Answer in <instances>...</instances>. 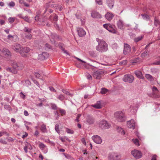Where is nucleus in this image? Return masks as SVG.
Masks as SVG:
<instances>
[{
    "label": "nucleus",
    "mask_w": 160,
    "mask_h": 160,
    "mask_svg": "<svg viewBox=\"0 0 160 160\" xmlns=\"http://www.w3.org/2000/svg\"><path fill=\"white\" fill-rule=\"evenodd\" d=\"M96 41L98 42V45L96 47V49L101 52H104L108 50V45L104 40H100L98 38L96 39Z\"/></svg>",
    "instance_id": "1"
},
{
    "label": "nucleus",
    "mask_w": 160,
    "mask_h": 160,
    "mask_svg": "<svg viewBox=\"0 0 160 160\" xmlns=\"http://www.w3.org/2000/svg\"><path fill=\"white\" fill-rule=\"evenodd\" d=\"M114 115L117 120L120 122H123L126 120V117L122 111H118L114 113Z\"/></svg>",
    "instance_id": "2"
},
{
    "label": "nucleus",
    "mask_w": 160,
    "mask_h": 160,
    "mask_svg": "<svg viewBox=\"0 0 160 160\" xmlns=\"http://www.w3.org/2000/svg\"><path fill=\"white\" fill-rule=\"evenodd\" d=\"M98 126L99 127L102 129H108L111 127L110 124L106 120L104 119L100 121Z\"/></svg>",
    "instance_id": "3"
},
{
    "label": "nucleus",
    "mask_w": 160,
    "mask_h": 160,
    "mask_svg": "<svg viewBox=\"0 0 160 160\" xmlns=\"http://www.w3.org/2000/svg\"><path fill=\"white\" fill-rule=\"evenodd\" d=\"M134 79V77L132 75L129 74L125 75L122 78V80L124 82L130 83H132Z\"/></svg>",
    "instance_id": "4"
},
{
    "label": "nucleus",
    "mask_w": 160,
    "mask_h": 160,
    "mask_svg": "<svg viewBox=\"0 0 160 160\" xmlns=\"http://www.w3.org/2000/svg\"><path fill=\"white\" fill-rule=\"evenodd\" d=\"M131 153L132 155L137 159L141 158L142 156V154L141 152L135 149L132 151Z\"/></svg>",
    "instance_id": "5"
},
{
    "label": "nucleus",
    "mask_w": 160,
    "mask_h": 160,
    "mask_svg": "<svg viewBox=\"0 0 160 160\" xmlns=\"http://www.w3.org/2000/svg\"><path fill=\"white\" fill-rule=\"evenodd\" d=\"M22 47L18 44H16L13 47V50L16 52H19L20 54L23 57L26 56L24 53H23L21 49Z\"/></svg>",
    "instance_id": "6"
},
{
    "label": "nucleus",
    "mask_w": 160,
    "mask_h": 160,
    "mask_svg": "<svg viewBox=\"0 0 160 160\" xmlns=\"http://www.w3.org/2000/svg\"><path fill=\"white\" fill-rule=\"evenodd\" d=\"M104 73V71L102 69H98L93 73V77L96 79H99L101 75Z\"/></svg>",
    "instance_id": "7"
},
{
    "label": "nucleus",
    "mask_w": 160,
    "mask_h": 160,
    "mask_svg": "<svg viewBox=\"0 0 160 160\" xmlns=\"http://www.w3.org/2000/svg\"><path fill=\"white\" fill-rule=\"evenodd\" d=\"M109 159L110 160H121V156L117 153L113 152L110 154Z\"/></svg>",
    "instance_id": "8"
},
{
    "label": "nucleus",
    "mask_w": 160,
    "mask_h": 160,
    "mask_svg": "<svg viewBox=\"0 0 160 160\" xmlns=\"http://www.w3.org/2000/svg\"><path fill=\"white\" fill-rule=\"evenodd\" d=\"M49 55L47 52H43L42 54L38 55V59L41 60H44L48 57Z\"/></svg>",
    "instance_id": "9"
},
{
    "label": "nucleus",
    "mask_w": 160,
    "mask_h": 160,
    "mask_svg": "<svg viewBox=\"0 0 160 160\" xmlns=\"http://www.w3.org/2000/svg\"><path fill=\"white\" fill-rule=\"evenodd\" d=\"M128 127L131 129H134L135 126V122L133 119H131L127 122Z\"/></svg>",
    "instance_id": "10"
},
{
    "label": "nucleus",
    "mask_w": 160,
    "mask_h": 160,
    "mask_svg": "<svg viewBox=\"0 0 160 160\" xmlns=\"http://www.w3.org/2000/svg\"><path fill=\"white\" fill-rule=\"evenodd\" d=\"M92 139L93 141L96 143H101L102 142V140L100 137L98 135H96L92 137Z\"/></svg>",
    "instance_id": "11"
},
{
    "label": "nucleus",
    "mask_w": 160,
    "mask_h": 160,
    "mask_svg": "<svg viewBox=\"0 0 160 160\" xmlns=\"http://www.w3.org/2000/svg\"><path fill=\"white\" fill-rule=\"evenodd\" d=\"M77 31L78 36L80 37L84 36L86 34V32L84 29L80 28H77Z\"/></svg>",
    "instance_id": "12"
},
{
    "label": "nucleus",
    "mask_w": 160,
    "mask_h": 160,
    "mask_svg": "<svg viewBox=\"0 0 160 160\" xmlns=\"http://www.w3.org/2000/svg\"><path fill=\"white\" fill-rule=\"evenodd\" d=\"M131 51V47L128 44L125 43L123 50V53L124 55L127 54Z\"/></svg>",
    "instance_id": "13"
},
{
    "label": "nucleus",
    "mask_w": 160,
    "mask_h": 160,
    "mask_svg": "<svg viewBox=\"0 0 160 160\" xmlns=\"http://www.w3.org/2000/svg\"><path fill=\"white\" fill-rule=\"evenodd\" d=\"M91 16L94 18H102V15L98 12L94 11L91 13Z\"/></svg>",
    "instance_id": "14"
},
{
    "label": "nucleus",
    "mask_w": 160,
    "mask_h": 160,
    "mask_svg": "<svg viewBox=\"0 0 160 160\" xmlns=\"http://www.w3.org/2000/svg\"><path fill=\"white\" fill-rule=\"evenodd\" d=\"M134 73L138 78L142 79H144V78L141 71L139 70L136 71L134 72Z\"/></svg>",
    "instance_id": "15"
},
{
    "label": "nucleus",
    "mask_w": 160,
    "mask_h": 160,
    "mask_svg": "<svg viewBox=\"0 0 160 160\" xmlns=\"http://www.w3.org/2000/svg\"><path fill=\"white\" fill-rule=\"evenodd\" d=\"M3 52L6 58H9L11 56V54L9 51L6 48H3L2 49Z\"/></svg>",
    "instance_id": "16"
},
{
    "label": "nucleus",
    "mask_w": 160,
    "mask_h": 160,
    "mask_svg": "<svg viewBox=\"0 0 160 160\" xmlns=\"http://www.w3.org/2000/svg\"><path fill=\"white\" fill-rule=\"evenodd\" d=\"M108 30L112 33H116L117 32L115 29V26L110 24L109 26Z\"/></svg>",
    "instance_id": "17"
},
{
    "label": "nucleus",
    "mask_w": 160,
    "mask_h": 160,
    "mask_svg": "<svg viewBox=\"0 0 160 160\" xmlns=\"http://www.w3.org/2000/svg\"><path fill=\"white\" fill-rule=\"evenodd\" d=\"M114 16L112 13L109 12H107L105 15L106 18L109 21H111L112 19Z\"/></svg>",
    "instance_id": "18"
},
{
    "label": "nucleus",
    "mask_w": 160,
    "mask_h": 160,
    "mask_svg": "<svg viewBox=\"0 0 160 160\" xmlns=\"http://www.w3.org/2000/svg\"><path fill=\"white\" fill-rule=\"evenodd\" d=\"M86 121L89 124H92L94 122L93 118L90 115H88L87 116Z\"/></svg>",
    "instance_id": "19"
},
{
    "label": "nucleus",
    "mask_w": 160,
    "mask_h": 160,
    "mask_svg": "<svg viewBox=\"0 0 160 160\" xmlns=\"http://www.w3.org/2000/svg\"><path fill=\"white\" fill-rule=\"evenodd\" d=\"M117 25L119 28L121 29H122L124 25L123 21L121 19H119L117 22Z\"/></svg>",
    "instance_id": "20"
},
{
    "label": "nucleus",
    "mask_w": 160,
    "mask_h": 160,
    "mask_svg": "<svg viewBox=\"0 0 160 160\" xmlns=\"http://www.w3.org/2000/svg\"><path fill=\"white\" fill-rule=\"evenodd\" d=\"M91 106L92 107L97 109H100L102 108L101 102L100 101H97L95 104L94 105H92Z\"/></svg>",
    "instance_id": "21"
},
{
    "label": "nucleus",
    "mask_w": 160,
    "mask_h": 160,
    "mask_svg": "<svg viewBox=\"0 0 160 160\" xmlns=\"http://www.w3.org/2000/svg\"><path fill=\"white\" fill-rule=\"evenodd\" d=\"M107 3L108 7L111 9L112 8L114 5V0H107Z\"/></svg>",
    "instance_id": "22"
},
{
    "label": "nucleus",
    "mask_w": 160,
    "mask_h": 160,
    "mask_svg": "<svg viewBox=\"0 0 160 160\" xmlns=\"http://www.w3.org/2000/svg\"><path fill=\"white\" fill-rule=\"evenodd\" d=\"M30 49L29 48L27 47H25L24 48L22 47L21 49L23 53H24L25 55L26 54H25V53H27L28 52L30 51Z\"/></svg>",
    "instance_id": "23"
},
{
    "label": "nucleus",
    "mask_w": 160,
    "mask_h": 160,
    "mask_svg": "<svg viewBox=\"0 0 160 160\" xmlns=\"http://www.w3.org/2000/svg\"><path fill=\"white\" fill-rule=\"evenodd\" d=\"M146 78L149 81H152L154 80L153 77L150 74H145Z\"/></svg>",
    "instance_id": "24"
},
{
    "label": "nucleus",
    "mask_w": 160,
    "mask_h": 160,
    "mask_svg": "<svg viewBox=\"0 0 160 160\" xmlns=\"http://www.w3.org/2000/svg\"><path fill=\"white\" fill-rule=\"evenodd\" d=\"M11 64H12V66L13 68L15 69H17L18 68V63H17L16 61H12L11 62Z\"/></svg>",
    "instance_id": "25"
},
{
    "label": "nucleus",
    "mask_w": 160,
    "mask_h": 160,
    "mask_svg": "<svg viewBox=\"0 0 160 160\" xmlns=\"http://www.w3.org/2000/svg\"><path fill=\"white\" fill-rule=\"evenodd\" d=\"M152 89L153 94L156 95L158 92V90L157 88L155 86H153L152 87Z\"/></svg>",
    "instance_id": "26"
},
{
    "label": "nucleus",
    "mask_w": 160,
    "mask_h": 160,
    "mask_svg": "<svg viewBox=\"0 0 160 160\" xmlns=\"http://www.w3.org/2000/svg\"><path fill=\"white\" fill-rule=\"evenodd\" d=\"M117 130L122 135H124L125 134V131L121 127H118L117 128Z\"/></svg>",
    "instance_id": "27"
},
{
    "label": "nucleus",
    "mask_w": 160,
    "mask_h": 160,
    "mask_svg": "<svg viewBox=\"0 0 160 160\" xmlns=\"http://www.w3.org/2000/svg\"><path fill=\"white\" fill-rule=\"evenodd\" d=\"M143 38V36L142 35H141L138 36V37L135 38L134 39V40L135 42H137L141 40Z\"/></svg>",
    "instance_id": "28"
},
{
    "label": "nucleus",
    "mask_w": 160,
    "mask_h": 160,
    "mask_svg": "<svg viewBox=\"0 0 160 160\" xmlns=\"http://www.w3.org/2000/svg\"><path fill=\"white\" fill-rule=\"evenodd\" d=\"M160 23V21L156 17L154 19V24L156 26H158Z\"/></svg>",
    "instance_id": "29"
},
{
    "label": "nucleus",
    "mask_w": 160,
    "mask_h": 160,
    "mask_svg": "<svg viewBox=\"0 0 160 160\" xmlns=\"http://www.w3.org/2000/svg\"><path fill=\"white\" fill-rule=\"evenodd\" d=\"M17 66L18 67L17 68V70H22L23 68L24 67V65L22 63L20 62L18 63Z\"/></svg>",
    "instance_id": "30"
},
{
    "label": "nucleus",
    "mask_w": 160,
    "mask_h": 160,
    "mask_svg": "<svg viewBox=\"0 0 160 160\" xmlns=\"http://www.w3.org/2000/svg\"><path fill=\"white\" fill-rule=\"evenodd\" d=\"M141 16L142 17V18L145 20H148L150 19V17L148 16V15L144 14H142L141 15Z\"/></svg>",
    "instance_id": "31"
},
{
    "label": "nucleus",
    "mask_w": 160,
    "mask_h": 160,
    "mask_svg": "<svg viewBox=\"0 0 160 160\" xmlns=\"http://www.w3.org/2000/svg\"><path fill=\"white\" fill-rule=\"evenodd\" d=\"M17 37V36L16 35H8L7 37V38L8 39L10 40L13 41H15L13 40V39L15 37Z\"/></svg>",
    "instance_id": "32"
},
{
    "label": "nucleus",
    "mask_w": 160,
    "mask_h": 160,
    "mask_svg": "<svg viewBox=\"0 0 160 160\" xmlns=\"http://www.w3.org/2000/svg\"><path fill=\"white\" fill-rule=\"evenodd\" d=\"M25 145L26 147L30 150H31L32 149V147L31 144L27 142H25Z\"/></svg>",
    "instance_id": "33"
},
{
    "label": "nucleus",
    "mask_w": 160,
    "mask_h": 160,
    "mask_svg": "<svg viewBox=\"0 0 160 160\" xmlns=\"http://www.w3.org/2000/svg\"><path fill=\"white\" fill-rule=\"evenodd\" d=\"M41 130L43 132H46V125L44 124H42L41 126Z\"/></svg>",
    "instance_id": "34"
},
{
    "label": "nucleus",
    "mask_w": 160,
    "mask_h": 160,
    "mask_svg": "<svg viewBox=\"0 0 160 160\" xmlns=\"http://www.w3.org/2000/svg\"><path fill=\"white\" fill-rule=\"evenodd\" d=\"M51 108L53 110H57L58 108L57 105L54 103H51Z\"/></svg>",
    "instance_id": "35"
},
{
    "label": "nucleus",
    "mask_w": 160,
    "mask_h": 160,
    "mask_svg": "<svg viewBox=\"0 0 160 160\" xmlns=\"http://www.w3.org/2000/svg\"><path fill=\"white\" fill-rule=\"evenodd\" d=\"M34 75L36 78L40 79H42V76L39 73L37 72H35Z\"/></svg>",
    "instance_id": "36"
},
{
    "label": "nucleus",
    "mask_w": 160,
    "mask_h": 160,
    "mask_svg": "<svg viewBox=\"0 0 160 160\" xmlns=\"http://www.w3.org/2000/svg\"><path fill=\"white\" fill-rule=\"evenodd\" d=\"M148 54L149 52L148 51H146L142 53L141 56L142 58H143L148 55Z\"/></svg>",
    "instance_id": "37"
},
{
    "label": "nucleus",
    "mask_w": 160,
    "mask_h": 160,
    "mask_svg": "<svg viewBox=\"0 0 160 160\" xmlns=\"http://www.w3.org/2000/svg\"><path fill=\"white\" fill-rule=\"evenodd\" d=\"M23 30L24 32L30 33L31 32L32 29L26 27L24 28Z\"/></svg>",
    "instance_id": "38"
},
{
    "label": "nucleus",
    "mask_w": 160,
    "mask_h": 160,
    "mask_svg": "<svg viewBox=\"0 0 160 160\" xmlns=\"http://www.w3.org/2000/svg\"><path fill=\"white\" fill-rule=\"evenodd\" d=\"M108 90L107 89H106L104 88H102L101 89V90L100 92L102 94H105L108 92Z\"/></svg>",
    "instance_id": "39"
},
{
    "label": "nucleus",
    "mask_w": 160,
    "mask_h": 160,
    "mask_svg": "<svg viewBox=\"0 0 160 160\" xmlns=\"http://www.w3.org/2000/svg\"><path fill=\"white\" fill-rule=\"evenodd\" d=\"M132 141H133L134 143L137 146H139V143L138 140V139H132Z\"/></svg>",
    "instance_id": "40"
},
{
    "label": "nucleus",
    "mask_w": 160,
    "mask_h": 160,
    "mask_svg": "<svg viewBox=\"0 0 160 160\" xmlns=\"http://www.w3.org/2000/svg\"><path fill=\"white\" fill-rule=\"evenodd\" d=\"M66 132L68 133L72 134L74 133V131L72 130L67 128H66Z\"/></svg>",
    "instance_id": "41"
},
{
    "label": "nucleus",
    "mask_w": 160,
    "mask_h": 160,
    "mask_svg": "<svg viewBox=\"0 0 160 160\" xmlns=\"http://www.w3.org/2000/svg\"><path fill=\"white\" fill-rule=\"evenodd\" d=\"M25 37L28 39H31L32 38V36L30 33L25 34Z\"/></svg>",
    "instance_id": "42"
},
{
    "label": "nucleus",
    "mask_w": 160,
    "mask_h": 160,
    "mask_svg": "<svg viewBox=\"0 0 160 160\" xmlns=\"http://www.w3.org/2000/svg\"><path fill=\"white\" fill-rule=\"evenodd\" d=\"M62 91L63 93L66 94L67 95H69L72 97V94L70 93L68 91H67L64 89H62Z\"/></svg>",
    "instance_id": "43"
},
{
    "label": "nucleus",
    "mask_w": 160,
    "mask_h": 160,
    "mask_svg": "<svg viewBox=\"0 0 160 160\" xmlns=\"http://www.w3.org/2000/svg\"><path fill=\"white\" fill-rule=\"evenodd\" d=\"M57 98L60 100L62 101L64 98V96L62 94H60Z\"/></svg>",
    "instance_id": "44"
},
{
    "label": "nucleus",
    "mask_w": 160,
    "mask_h": 160,
    "mask_svg": "<svg viewBox=\"0 0 160 160\" xmlns=\"http://www.w3.org/2000/svg\"><path fill=\"white\" fill-rule=\"evenodd\" d=\"M4 108L6 110H10L11 109V107L10 105L7 104H5L4 106Z\"/></svg>",
    "instance_id": "45"
},
{
    "label": "nucleus",
    "mask_w": 160,
    "mask_h": 160,
    "mask_svg": "<svg viewBox=\"0 0 160 160\" xmlns=\"http://www.w3.org/2000/svg\"><path fill=\"white\" fill-rule=\"evenodd\" d=\"M24 20L26 22L30 23V20L29 18L27 16H25L24 17Z\"/></svg>",
    "instance_id": "46"
},
{
    "label": "nucleus",
    "mask_w": 160,
    "mask_h": 160,
    "mask_svg": "<svg viewBox=\"0 0 160 160\" xmlns=\"http://www.w3.org/2000/svg\"><path fill=\"white\" fill-rule=\"evenodd\" d=\"M85 76L89 80H91L92 79L91 76L88 73H85Z\"/></svg>",
    "instance_id": "47"
},
{
    "label": "nucleus",
    "mask_w": 160,
    "mask_h": 160,
    "mask_svg": "<svg viewBox=\"0 0 160 160\" xmlns=\"http://www.w3.org/2000/svg\"><path fill=\"white\" fill-rule=\"evenodd\" d=\"M59 125L58 124H56L55 126V130L58 133H60V131L59 129Z\"/></svg>",
    "instance_id": "48"
},
{
    "label": "nucleus",
    "mask_w": 160,
    "mask_h": 160,
    "mask_svg": "<svg viewBox=\"0 0 160 160\" xmlns=\"http://www.w3.org/2000/svg\"><path fill=\"white\" fill-rule=\"evenodd\" d=\"M54 114L56 119L58 120L59 118V115L57 111H55L54 112Z\"/></svg>",
    "instance_id": "49"
},
{
    "label": "nucleus",
    "mask_w": 160,
    "mask_h": 160,
    "mask_svg": "<svg viewBox=\"0 0 160 160\" xmlns=\"http://www.w3.org/2000/svg\"><path fill=\"white\" fill-rule=\"evenodd\" d=\"M9 22L10 23L13 22L15 21V18L12 17H10L8 19Z\"/></svg>",
    "instance_id": "50"
},
{
    "label": "nucleus",
    "mask_w": 160,
    "mask_h": 160,
    "mask_svg": "<svg viewBox=\"0 0 160 160\" xmlns=\"http://www.w3.org/2000/svg\"><path fill=\"white\" fill-rule=\"evenodd\" d=\"M58 109H59L60 112L61 113L64 114H65L66 111L64 110L63 109H62L60 108H58Z\"/></svg>",
    "instance_id": "51"
},
{
    "label": "nucleus",
    "mask_w": 160,
    "mask_h": 160,
    "mask_svg": "<svg viewBox=\"0 0 160 160\" xmlns=\"http://www.w3.org/2000/svg\"><path fill=\"white\" fill-rule=\"evenodd\" d=\"M15 3L12 1L10 2L8 4V6L10 7H13L15 6Z\"/></svg>",
    "instance_id": "52"
},
{
    "label": "nucleus",
    "mask_w": 160,
    "mask_h": 160,
    "mask_svg": "<svg viewBox=\"0 0 160 160\" xmlns=\"http://www.w3.org/2000/svg\"><path fill=\"white\" fill-rule=\"evenodd\" d=\"M20 97L23 99H24L25 98V95L22 92H21L19 93Z\"/></svg>",
    "instance_id": "53"
},
{
    "label": "nucleus",
    "mask_w": 160,
    "mask_h": 160,
    "mask_svg": "<svg viewBox=\"0 0 160 160\" xmlns=\"http://www.w3.org/2000/svg\"><path fill=\"white\" fill-rule=\"evenodd\" d=\"M50 48V46L48 43H46L45 45V49L46 50H49Z\"/></svg>",
    "instance_id": "54"
},
{
    "label": "nucleus",
    "mask_w": 160,
    "mask_h": 160,
    "mask_svg": "<svg viewBox=\"0 0 160 160\" xmlns=\"http://www.w3.org/2000/svg\"><path fill=\"white\" fill-rule=\"evenodd\" d=\"M0 142L1 143L4 144H7V142L5 140L2 139H0Z\"/></svg>",
    "instance_id": "55"
},
{
    "label": "nucleus",
    "mask_w": 160,
    "mask_h": 160,
    "mask_svg": "<svg viewBox=\"0 0 160 160\" xmlns=\"http://www.w3.org/2000/svg\"><path fill=\"white\" fill-rule=\"evenodd\" d=\"M110 24H105L103 25V26L104 28H106L107 30Z\"/></svg>",
    "instance_id": "56"
},
{
    "label": "nucleus",
    "mask_w": 160,
    "mask_h": 160,
    "mask_svg": "<svg viewBox=\"0 0 160 160\" xmlns=\"http://www.w3.org/2000/svg\"><path fill=\"white\" fill-rule=\"evenodd\" d=\"M64 156L67 159H71L72 158V157L70 155L68 154H64Z\"/></svg>",
    "instance_id": "57"
},
{
    "label": "nucleus",
    "mask_w": 160,
    "mask_h": 160,
    "mask_svg": "<svg viewBox=\"0 0 160 160\" xmlns=\"http://www.w3.org/2000/svg\"><path fill=\"white\" fill-rule=\"evenodd\" d=\"M32 80L33 81L34 83L37 86H39V84L38 82L35 80L34 79H32Z\"/></svg>",
    "instance_id": "58"
},
{
    "label": "nucleus",
    "mask_w": 160,
    "mask_h": 160,
    "mask_svg": "<svg viewBox=\"0 0 160 160\" xmlns=\"http://www.w3.org/2000/svg\"><path fill=\"white\" fill-rule=\"evenodd\" d=\"M95 1L96 3L99 5H102V0H95Z\"/></svg>",
    "instance_id": "59"
},
{
    "label": "nucleus",
    "mask_w": 160,
    "mask_h": 160,
    "mask_svg": "<svg viewBox=\"0 0 160 160\" xmlns=\"http://www.w3.org/2000/svg\"><path fill=\"white\" fill-rule=\"evenodd\" d=\"M39 147L42 149H43L45 147V145L42 143H40L39 144Z\"/></svg>",
    "instance_id": "60"
},
{
    "label": "nucleus",
    "mask_w": 160,
    "mask_h": 160,
    "mask_svg": "<svg viewBox=\"0 0 160 160\" xmlns=\"http://www.w3.org/2000/svg\"><path fill=\"white\" fill-rule=\"evenodd\" d=\"M53 20L55 21H57L58 20V16L55 15V16L53 17Z\"/></svg>",
    "instance_id": "61"
},
{
    "label": "nucleus",
    "mask_w": 160,
    "mask_h": 160,
    "mask_svg": "<svg viewBox=\"0 0 160 160\" xmlns=\"http://www.w3.org/2000/svg\"><path fill=\"white\" fill-rule=\"evenodd\" d=\"M153 64L154 65H160V59L156 61L153 63Z\"/></svg>",
    "instance_id": "62"
},
{
    "label": "nucleus",
    "mask_w": 160,
    "mask_h": 160,
    "mask_svg": "<svg viewBox=\"0 0 160 160\" xmlns=\"http://www.w3.org/2000/svg\"><path fill=\"white\" fill-rule=\"evenodd\" d=\"M6 69L8 72H11L12 71V68L10 67L6 68Z\"/></svg>",
    "instance_id": "63"
},
{
    "label": "nucleus",
    "mask_w": 160,
    "mask_h": 160,
    "mask_svg": "<svg viewBox=\"0 0 160 160\" xmlns=\"http://www.w3.org/2000/svg\"><path fill=\"white\" fill-rule=\"evenodd\" d=\"M54 26L56 29L58 30L59 29V26L57 23H54Z\"/></svg>",
    "instance_id": "64"
}]
</instances>
